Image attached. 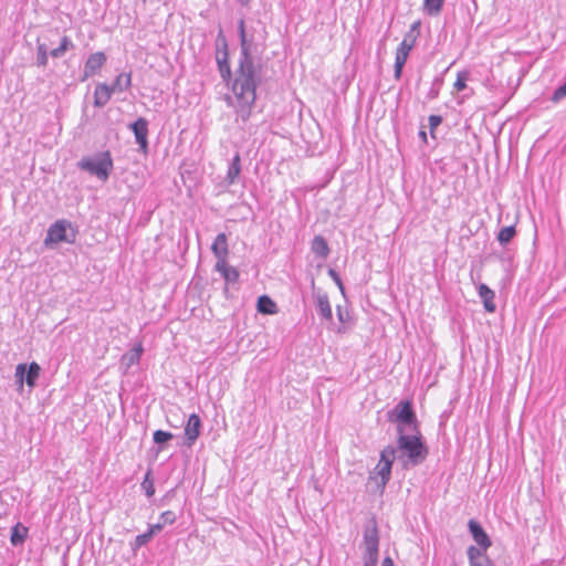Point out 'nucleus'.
Returning <instances> with one entry per match:
<instances>
[{
  "label": "nucleus",
  "mask_w": 566,
  "mask_h": 566,
  "mask_svg": "<svg viewBox=\"0 0 566 566\" xmlns=\"http://www.w3.org/2000/svg\"><path fill=\"white\" fill-rule=\"evenodd\" d=\"M237 29L240 40V54L228 87L237 101L235 113L238 118L247 123L252 115V108L258 98L256 90L262 83V64L253 55V52L256 51V44L253 34L247 32L243 17L238 21Z\"/></svg>",
  "instance_id": "obj_1"
},
{
  "label": "nucleus",
  "mask_w": 566,
  "mask_h": 566,
  "mask_svg": "<svg viewBox=\"0 0 566 566\" xmlns=\"http://www.w3.org/2000/svg\"><path fill=\"white\" fill-rule=\"evenodd\" d=\"M397 461L403 470H410L422 464L429 455V447L421 430L397 434L394 444Z\"/></svg>",
  "instance_id": "obj_2"
},
{
  "label": "nucleus",
  "mask_w": 566,
  "mask_h": 566,
  "mask_svg": "<svg viewBox=\"0 0 566 566\" xmlns=\"http://www.w3.org/2000/svg\"><path fill=\"white\" fill-rule=\"evenodd\" d=\"M387 421L396 424V433L420 430V422L410 399L400 400L386 413Z\"/></svg>",
  "instance_id": "obj_3"
},
{
  "label": "nucleus",
  "mask_w": 566,
  "mask_h": 566,
  "mask_svg": "<svg viewBox=\"0 0 566 566\" xmlns=\"http://www.w3.org/2000/svg\"><path fill=\"white\" fill-rule=\"evenodd\" d=\"M77 167L105 182L113 171L114 163L111 153L106 150L94 156L83 157L77 163Z\"/></svg>",
  "instance_id": "obj_4"
},
{
  "label": "nucleus",
  "mask_w": 566,
  "mask_h": 566,
  "mask_svg": "<svg viewBox=\"0 0 566 566\" xmlns=\"http://www.w3.org/2000/svg\"><path fill=\"white\" fill-rule=\"evenodd\" d=\"M363 545L364 566H377L379 557V531L374 517L364 527Z\"/></svg>",
  "instance_id": "obj_5"
},
{
  "label": "nucleus",
  "mask_w": 566,
  "mask_h": 566,
  "mask_svg": "<svg viewBox=\"0 0 566 566\" xmlns=\"http://www.w3.org/2000/svg\"><path fill=\"white\" fill-rule=\"evenodd\" d=\"M216 62L221 80L229 86L234 72L230 66L228 41L222 29L219 30L216 39Z\"/></svg>",
  "instance_id": "obj_6"
},
{
  "label": "nucleus",
  "mask_w": 566,
  "mask_h": 566,
  "mask_svg": "<svg viewBox=\"0 0 566 566\" xmlns=\"http://www.w3.org/2000/svg\"><path fill=\"white\" fill-rule=\"evenodd\" d=\"M77 231L72 228V223L69 220L61 219L52 223L44 239L45 247H52L61 242L74 243Z\"/></svg>",
  "instance_id": "obj_7"
},
{
  "label": "nucleus",
  "mask_w": 566,
  "mask_h": 566,
  "mask_svg": "<svg viewBox=\"0 0 566 566\" xmlns=\"http://www.w3.org/2000/svg\"><path fill=\"white\" fill-rule=\"evenodd\" d=\"M395 460H397V457L396 451L394 450V444L386 446L380 451V459L375 468V471L380 480L378 485L381 488V490L386 488L391 479L392 464Z\"/></svg>",
  "instance_id": "obj_8"
},
{
  "label": "nucleus",
  "mask_w": 566,
  "mask_h": 566,
  "mask_svg": "<svg viewBox=\"0 0 566 566\" xmlns=\"http://www.w3.org/2000/svg\"><path fill=\"white\" fill-rule=\"evenodd\" d=\"M40 373L41 367L36 361H32L30 364L21 363L17 365L14 378L18 390H22L24 384L30 388H34L40 377Z\"/></svg>",
  "instance_id": "obj_9"
},
{
  "label": "nucleus",
  "mask_w": 566,
  "mask_h": 566,
  "mask_svg": "<svg viewBox=\"0 0 566 566\" xmlns=\"http://www.w3.org/2000/svg\"><path fill=\"white\" fill-rule=\"evenodd\" d=\"M149 123L145 117H138L135 122L128 124L135 137V143L138 145L139 150L146 153L148 150V129Z\"/></svg>",
  "instance_id": "obj_10"
},
{
  "label": "nucleus",
  "mask_w": 566,
  "mask_h": 566,
  "mask_svg": "<svg viewBox=\"0 0 566 566\" xmlns=\"http://www.w3.org/2000/svg\"><path fill=\"white\" fill-rule=\"evenodd\" d=\"M106 61L107 56L102 51L90 54L85 61L83 74L80 81L85 82L87 78L97 74L105 65Z\"/></svg>",
  "instance_id": "obj_11"
},
{
  "label": "nucleus",
  "mask_w": 566,
  "mask_h": 566,
  "mask_svg": "<svg viewBox=\"0 0 566 566\" xmlns=\"http://www.w3.org/2000/svg\"><path fill=\"white\" fill-rule=\"evenodd\" d=\"M202 429V421L197 413H191L185 426V441L184 444L192 447L199 438Z\"/></svg>",
  "instance_id": "obj_12"
},
{
  "label": "nucleus",
  "mask_w": 566,
  "mask_h": 566,
  "mask_svg": "<svg viewBox=\"0 0 566 566\" xmlns=\"http://www.w3.org/2000/svg\"><path fill=\"white\" fill-rule=\"evenodd\" d=\"M468 530L476 545L482 546V548L491 547L492 541L479 521L469 520Z\"/></svg>",
  "instance_id": "obj_13"
},
{
  "label": "nucleus",
  "mask_w": 566,
  "mask_h": 566,
  "mask_svg": "<svg viewBox=\"0 0 566 566\" xmlns=\"http://www.w3.org/2000/svg\"><path fill=\"white\" fill-rule=\"evenodd\" d=\"M214 271L219 272L226 282L224 293L228 292L229 285L237 283L240 277V273L237 268L228 264V261L221 260L220 262H216Z\"/></svg>",
  "instance_id": "obj_14"
},
{
  "label": "nucleus",
  "mask_w": 566,
  "mask_h": 566,
  "mask_svg": "<svg viewBox=\"0 0 566 566\" xmlns=\"http://www.w3.org/2000/svg\"><path fill=\"white\" fill-rule=\"evenodd\" d=\"M113 90L106 83H97L93 94V105L103 108L112 98Z\"/></svg>",
  "instance_id": "obj_15"
},
{
  "label": "nucleus",
  "mask_w": 566,
  "mask_h": 566,
  "mask_svg": "<svg viewBox=\"0 0 566 566\" xmlns=\"http://www.w3.org/2000/svg\"><path fill=\"white\" fill-rule=\"evenodd\" d=\"M420 27H421V22L419 20L415 21L409 30L406 32L402 41L400 42V44L398 45L399 49H402L407 52H411L412 49L415 48L416 45V42L420 35Z\"/></svg>",
  "instance_id": "obj_16"
},
{
  "label": "nucleus",
  "mask_w": 566,
  "mask_h": 566,
  "mask_svg": "<svg viewBox=\"0 0 566 566\" xmlns=\"http://www.w3.org/2000/svg\"><path fill=\"white\" fill-rule=\"evenodd\" d=\"M211 251L216 256L217 262H220L221 260L227 261L229 254V247L226 233L221 232L216 237L211 245Z\"/></svg>",
  "instance_id": "obj_17"
},
{
  "label": "nucleus",
  "mask_w": 566,
  "mask_h": 566,
  "mask_svg": "<svg viewBox=\"0 0 566 566\" xmlns=\"http://www.w3.org/2000/svg\"><path fill=\"white\" fill-rule=\"evenodd\" d=\"M478 294L480 298L482 300L484 310L488 313H494L496 310V305L494 302L495 293L493 290H491L486 284L479 283L478 286Z\"/></svg>",
  "instance_id": "obj_18"
},
{
  "label": "nucleus",
  "mask_w": 566,
  "mask_h": 566,
  "mask_svg": "<svg viewBox=\"0 0 566 566\" xmlns=\"http://www.w3.org/2000/svg\"><path fill=\"white\" fill-rule=\"evenodd\" d=\"M143 352L144 348L139 343L122 356L120 366L125 368V373H127L132 366L139 363Z\"/></svg>",
  "instance_id": "obj_19"
},
{
  "label": "nucleus",
  "mask_w": 566,
  "mask_h": 566,
  "mask_svg": "<svg viewBox=\"0 0 566 566\" xmlns=\"http://www.w3.org/2000/svg\"><path fill=\"white\" fill-rule=\"evenodd\" d=\"M316 312L322 319L332 321L333 313L332 306L328 300L327 294H317L315 301Z\"/></svg>",
  "instance_id": "obj_20"
},
{
  "label": "nucleus",
  "mask_w": 566,
  "mask_h": 566,
  "mask_svg": "<svg viewBox=\"0 0 566 566\" xmlns=\"http://www.w3.org/2000/svg\"><path fill=\"white\" fill-rule=\"evenodd\" d=\"M256 310L261 314L273 315L277 313V305L269 295L264 294L258 297Z\"/></svg>",
  "instance_id": "obj_21"
},
{
  "label": "nucleus",
  "mask_w": 566,
  "mask_h": 566,
  "mask_svg": "<svg viewBox=\"0 0 566 566\" xmlns=\"http://www.w3.org/2000/svg\"><path fill=\"white\" fill-rule=\"evenodd\" d=\"M132 86V73L130 72H123L118 74L114 82L109 85V87L113 90V92H126Z\"/></svg>",
  "instance_id": "obj_22"
},
{
  "label": "nucleus",
  "mask_w": 566,
  "mask_h": 566,
  "mask_svg": "<svg viewBox=\"0 0 566 566\" xmlns=\"http://www.w3.org/2000/svg\"><path fill=\"white\" fill-rule=\"evenodd\" d=\"M29 528L18 522L11 527L10 542L13 546L22 545L28 537Z\"/></svg>",
  "instance_id": "obj_23"
},
{
  "label": "nucleus",
  "mask_w": 566,
  "mask_h": 566,
  "mask_svg": "<svg viewBox=\"0 0 566 566\" xmlns=\"http://www.w3.org/2000/svg\"><path fill=\"white\" fill-rule=\"evenodd\" d=\"M311 250L316 256L322 259H326L331 252L326 239L322 235L314 237L311 244Z\"/></svg>",
  "instance_id": "obj_24"
},
{
  "label": "nucleus",
  "mask_w": 566,
  "mask_h": 566,
  "mask_svg": "<svg viewBox=\"0 0 566 566\" xmlns=\"http://www.w3.org/2000/svg\"><path fill=\"white\" fill-rule=\"evenodd\" d=\"M409 52L397 48L396 50V56H395V64H394V77L395 80H400L402 76L403 67L406 65V62L409 57Z\"/></svg>",
  "instance_id": "obj_25"
},
{
  "label": "nucleus",
  "mask_w": 566,
  "mask_h": 566,
  "mask_svg": "<svg viewBox=\"0 0 566 566\" xmlns=\"http://www.w3.org/2000/svg\"><path fill=\"white\" fill-rule=\"evenodd\" d=\"M240 172H241V157H240V154L237 153L233 156V158L229 165L227 177H226L227 182L229 185L235 184Z\"/></svg>",
  "instance_id": "obj_26"
},
{
  "label": "nucleus",
  "mask_w": 566,
  "mask_h": 566,
  "mask_svg": "<svg viewBox=\"0 0 566 566\" xmlns=\"http://www.w3.org/2000/svg\"><path fill=\"white\" fill-rule=\"evenodd\" d=\"M517 235L515 226L503 227L496 234L497 242L505 248Z\"/></svg>",
  "instance_id": "obj_27"
},
{
  "label": "nucleus",
  "mask_w": 566,
  "mask_h": 566,
  "mask_svg": "<svg viewBox=\"0 0 566 566\" xmlns=\"http://www.w3.org/2000/svg\"><path fill=\"white\" fill-rule=\"evenodd\" d=\"M446 0H423L422 9L430 17H437L441 13Z\"/></svg>",
  "instance_id": "obj_28"
},
{
  "label": "nucleus",
  "mask_w": 566,
  "mask_h": 566,
  "mask_svg": "<svg viewBox=\"0 0 566 566\" xmlns=\"http://www.w3.org/2000/svg\"><path fill=\"white\" fill-rule=\"evenodd\" d=\"M486 551H488V548H482V546H479V545L469 546L467 549V555H468L470 566L476 564L479 560H481L482 558L488 556Z\"/></svg>",
  "instance_id": "obj_29"
},
{
  "label": "nucleus",
  "mask_w": 566,
  "mask_h": 566,
  "mask_svg": "<svg viewBox=\"0 0 566 566\" xmlns=\"http://www.w3.org/2000/svg\"><path fill=\"white\" fill-rule=\"evenodd\" d=\"M174 438V434L165 430H156L153 433V441L158 446V451L166 449L168 442Z\"/></svg>",
  "instance_id": "obj_30"
},
{
  "label": "nucleus",
  "mask_w": 566,
  "mask_h": 566,
  "mask_svg": "<svg viewBox=\"0 0 566 566\" xmlns=\"http://www.w3.org/2000/svg\"><path fill=\"white\" fill-rule=\"evenodd\" d=\"M49 55L50 52H48V46L45 43H38L36 46V60L35 64L39 67H45L49 63Z\"/></svg>",
  "instance_id": "obj_31"
},
{
  "label": "nucleus",
  "mask_w": 566,
  "mask_h": 566,
  "mask_svg": "<svg viewBox=\"0 0 566 566\" xmlns=\"http://www.w3.org/2000/svg\"><path fill=\"white\" fill-rule=\"evenodd\" d=\"M154 537L147 530L145 533L139 534L135 537L133 542L129 543V546L134 553L140 549L143 546H146Z\"/></svg>",
  "instance_id": "obj_32"
},
{
  "label": "nucleus",
  "mask_w": 566,
  "mask_h": 566,
  "mask_svg": "<svg viewBox=\"0 0 566 566\" xmlns=\"http://www.w3.org/2000/svg\"><path fill=\"white\" fill-rule=\"evenodd\" d=\"M147 497H153L155 494V485L154 480L151 478V470H148L144 476V480L140 484Z\"/></svg>",
  "instance_id": "obj_33"
},
{
  "label": "nucleus",
  "mask_w": 566,
  "mask_h": 566,
  "mask_svg": "<svg viewBox=\"0 0 566 566\" xmlns=\"http://www.w3.org/2000/svg\"><path fill=\"white\" fill-rule=\"evenodd\" d=\"M442 85H443V77L436 76L431 83V87L427 94V98L429 101L436 99L439 96Z\"/></svg>",
  "instance_id": "obj_34"
},
{
  "label": "nucleus",
  "mask_w": 566,
  "mask_h": 566,
  "mask_svg": "<svg viewBox=\"0 0 566 566\" xmlns=\"http://www.w3.org/2000/svg\"><path fill=\"white\" fill-rule=\"evenodd\" d=\"M565 97H566V81L563 84H560L557 88H555V91L553 92L549 99H551V102L557 104Z\"/></svg>",
  "instance_id": "obj_35"
},
{
  "label": "nucleus",
  "mask_w": 566,
  "mask_h": 566,
  "mask_svg": "<svg viewBox=\"0 0 566 566\" xmlns=\"http://www.w3.org/2000/svg\"><path fill=\"white\" fill-rule=\"evenodd\" d=\"M468 72H459L457 75V80L454 82V88L457 91H463L467 88V81H468Z\"/></svg>",
  "instance_id": "obj_36"
},
{
  "label": "nucleus",
  "mask_w": 566,
  "mask_h": 566,
  "mask_svg": "<svg viewBox=\"0 0 566 566\" xmlns=\"http://www.w3.org/2000/svg\"><path fill=\"white\" fill-rule=\"evenodd\" d=\"M159 521L166 525H172L177 521V515L174 511H165L160 514Z\"/></svg>",
  "instance_id": "obj_37"
},
{
  "label": "nucleus",
  "mask_w": 566,
  "mask_h": 566,
  "mask_svg": "<svg viewBox=\"0 0 566 566\" xmlns=\"http://www.w3.org/2000/svg\"><path fill=\"white\" fill-rule=\"evenodd\" d=\"M329 277L335 282V284L338 286L340 293L343 295H345V286L343 284V281H342V277L339 276V274L337 273L336 270L334 269H328L327 271Z\"/></svg>",
  "instance_id": "obj_38"
},
{
  "label": "nucleus",
  "mask_w": 566,
  "mask_h": 566,
  "mask_svg": "<svg viewBox=\"0 0 566 566\" xmlns=\"http://www.w3.org/2000/svg\"><path fill=\"white\" fill-rule=\"evenodd\" d=\"M59 49L65 54L67 51L75 49V44L69 36L64 35L60 41Z\"/></svg>",
  "instance_id": "obj_39"
},
{
  "label": "nucleus",
  "mask_w": 566,
  "mask_h": 566,
  "mask_svg": "<svg viewBox=\"0 0 566 566\" xmlns=\"http://www.w3.org/2000/svg\"><path fill=\"white\" fill-rule=\"evenodd\" d=\"M59 49L65 54L67 51L75 49V44L69 36L64 35L60 41Z\"/></svg>",
  "instance_id": "obj_40"
},
{
  "label": "nucleus",
  "mask_w": 566,
  "mask_h": 566,
  "mask_svg": "<svg viewBox=\"0 0 566 566\" xmlns=\"http://www.w3.org/2000/svg\"><path fill=\"white\" fill-rule=\"evenodd\" d=\"M430 134L434 138L436 128L442 123V116L440 115H430L428 118Z\"/></svg>",
  "instance_id": "obj_41"
},
{
  "label": "nucleus",
  "mask_w": 566,
  "mask_h": 566,
  "mask_svg": "<svg viewBox=\"0 0 566 566\" xmlns=\"http://www.w3.org/2000/svg\"><path fill=\"white\" fill-rule=\"evenodd\" d=\"M337 317L340 323H347L349 321V313L347 310L343 308L340 305H337Z\"/></svg>",
  "instance_id": "obj_42"
},
{
  "label": "nucleus",
  "mask_w": 566,
  "mask_h": 566,
  "mask_svg": "<svg viewBox=\"0 0 566 566\" xmlns=\"http://www.w3.org/2000/svg\"><path fill=\"white\" fill-rule=\"evenodd\" d=\"M164 527H165V525L160 521H158V523H156V524H149L148 531L151 534V536L154 537L156 534L161 532L164 530Z\"/></svg>",
  "instance_id": "obj_43"
},
{
  "label": "nucleus",
  "mask_w": 566,
  "mask_h": 566,
  "mask_svg": "<svg viewBox=\"0 0 566 566\" xmlns=\"http://www.w3.org/2000/svg\"><path fill=\"white\" fill-rule=\"evenodd\" d=\"M472 566H495V564L489 556H485L484 558H482L481 560H479L476 564H474Z\"/></svg>",
  "instance_id": "obj_44"
},
{
  "label": "nucleus",
  "mask_w": 566,
  "mask_h": 566,
  "mask_svg": "<svg viewBox=\"0 0 566 566\" xmlns=\"http://www.w3.org/2000/svg\"><path fill=\"white\" fill-rule=\"evenodd\" d=\"M64 54L62 53V51L57 48L53 49L50 51V56L53 57V59H60L62 57Z\"/></svg>",
  "instance_id": "obj_45"
},
{
  "label": "nucleus",
  "mask_w": 566,
  "mask_h": 566,
  "mask_svg": "<svg viewBox=\"0 0 566 566\" xmlns=\"http://www.w3.org/2000/svg\"><path fill=\"white\" fill-rule=\"evenodd\" d=\"M381 566H395L391 557L387 556L382 559Z\"/></svg>",
  "instance_id": "obj_46"
},
{
  "label": "nucleus",
  "mask_w": 566,
  "mask_h": 566,
  "mask_svg": "<svg viewBox=\"0 0 566 566\" xmlns=\"http://www.w3.org/2000/svg\"><path fill=\"white\" fill-rule=\"evenodd\" d=\"M251 1L252 0H237V2L244 8H250Z\"/></svg>",
  "instance_id": "obj_47"
},
{
  "label": "nucleus",
  "mask_w": 566,
  "mask_h": 566,
  "mask_svg": "<svg viewBox=\"0 0 566 566\" xmlns=\"http://www.w3.org/2000/svg\"><path fill=\"white\" fill-rule=\"evenodd\" d=\"M419 137L421 138V140H422L423 143H427V133H426L424 130H422V129H421V130L419 132Z\"/></svg>",
  "instance_id": "obj_48"
},
{
  "label": "nucleus",
  "mask_w": 566,
  "mask_h": 566,
  "mask_svg": "<svg viewBox=\"0 0 566 566\" xmlns=\"http://www.w3.org/2000/svg\"><path fill=\"white\" fill-rule=\"evenodd\" d=\"M509 259H510L509 256H505V253L500 256L501 261H505V260H509Z\"/></svg>",
  "instance_id": "obj_49"
}]
</instances>
